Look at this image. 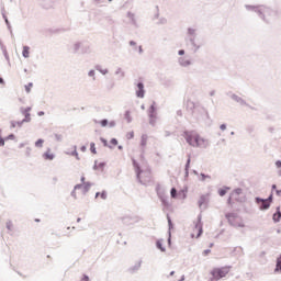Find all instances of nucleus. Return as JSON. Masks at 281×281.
Here are the masks:
<instances>
[{"instance_id":"nucleus-1","label":"nucleus","mask_w":281,"mask_h":281,"mask_svg":"<svg viewBox=\"0 0 281 281\" xmlns=\"http://www.w3.org/2000/svg\"><path fill=\"white\" fill-rule=\"evenodd\" d=\"M184 139H187L190 146H195L196 148H207V139L201 137L196 132H186Z\"/></svg>"},{"instance_id":"nucleus-2","label":"nucleus","mask_w":281,"mask_h":281,"mask_svg":"<svg viewBox=\"0 0 281 281\" xmlns=\"http://www.w3.org/2000/svg\"><path fill=\"white\" fill-rule=\"evenodd\" d=\"M229 271H232V267L229 266L213 268L210 271L211 277L209 278V281H218L222 280V278H227V276H229Z\"/></svg>"},{"instance_id":"nucleus-3","label":"nucleus","mask_w":281,"mask_h":281,"mask_svg":"<svg viewBox=\"0 0 281 281\" xmlns=\"http://www.w3.org/2000/svg\"><path fill=\"white\" fill-rule=\"evenodd\" d=\"M134 168L139 183H142L143 186H148V183L153 181V172L150 170L142 171L139 165H137L136 162H134Z\"/></svg>"},{"instance_id":"nucleus-4","label":"nucleus","mask_w":281,"mask_h":281,"mask_svg":"<svg viewBox=\"0 0 281 281\" xmlns=\"http://www.w3.org/2000/svg\"><path fill=\"white\" fill-rule=\"evenodd\" d=\"M201 234H203V223H201V220H198L191 236L192 238H200Z\"/></svg>"},{"instance_id":"nucleus-5","label":"nucleus","mask_w":281,"mask_h":281,"mask_svg":"<svg viewBox=\"0 0 281 281\" xmlns=\"http://www.w3.org/2000/svg\"><path fill=\"white\" fill-rule=\"evenodd\" d=\"M90 188H91V183H89V182H83L81 184H77L75 187V190L72 191V196H76L77 190H80V192H82V194H86V192H89Z\"/></svg>"},{"instance_id":"nucleus-6","label":"nucleus","mask_w":281,"mask_h":281,"mask_svg":"<svg viewBox=\"0 0 281 281\" xmlns=\"http://www.w3.org/2000/svg\"><path fill=\"white\" fill-rule=\"evenodd\" d=\"M272 200H273V195H270L269 199H267V200L257 199V202L261 203L260 210H269Z\"/></svg>"},{"instance_id":"nucleus-7","label":"nucleus","mask_w":281,"mask_h":281,"mask_svg":"<svg viewBox=\"0 0 281 281\" xmlns=\"http://www.w3.org/2000/svg\"><path fill=\"white\" fill-rule=\"evenodd\" d=\"M54 153L52 151V149H47L44 154H43V159H45L46 161H54Z\"/></svg>"},{"instance_id":"nucleus-8","label":"nucleus","mask_w":281,"mask_h":281,"mask_svg":"<svg viewBox=\"0 0 281 281\" xmlns=\"http://www.w3.org/2000/svg\"><path fill=\"white\" fill-rule=\"evenodd\" d=\"M207 201H210L209 195H201L198 200L199 207H203V205H207Z\"/></svg>"},{"instance_id":"nucleus-9","label":"nucleus","mask_w":281,"mask_h":281,"mask_svg":"<svg viewBox=\"0 0 281 281\" xmlns=\"http://www.w3.org/2000/svg\"><path fill=\"white\" fill-rule=\"evenodd\" d=\"M226 218H227L228 223H231V225H232L234 222L238 221V218H240V217L235 213H228V214H226Z\"/></svg>"},{"instance_id":"nucleus-10","label":"nucleus","mask_w":281,"mask_h":281,"mask_svg":"<svg viewBox=\"0 0 281 281\" xmlns=\"http://www.w3.org/2000/svg\"><path fill=\"white\" fill-rule=\"evenodd\" d=\"M137 89H138V91H136L137 98H144V83H138Z\"/></svg>"},{"instance_id":"nucleus-11","label":"nucleus","mask_w":281,"mask_h":281,"mask_svg":"<svg viewBox=\"0 0 281 281\" xmlns=\"http://www.w3.org/2000/svg\"><path fill=\"white\" fill-rule=\"evenodd\" d=\"M233 227H245V222H243V218L238 217L233 224Z\"/></svg>"},{"instance_id":"nucleus-12","label":"nucleus","mask_w":281,"mask_h":281,"mask_svg":"<svg viewBox=\"0 0 281 281\" xmlns=\"http://www.w3.org/2000/svg\"><path fill=\"white\" fill-rule=\"evenodd\" d=\"M273 222L274 223H278L280 222V218H281V212H280V207H277V212L273 214Z\"/></svg>"},{"instance_id":"nucleus-13","label":"nucleus","mask_w":281,"mask_h":281,"mask_svg":"<svg viewBox=\"0 0 281 281\" xmlns=\"http://www.w3.org/2000/svg\"><path fill=\"white\" fill-rule=\"evenodd\" d=\"M100 125L103 126V127L104 126H112L113 127V126H115V123H114V121L109 123V121L106 119H104V120L100 121Z\"/></svg>"},{"instance_id":"nucleus-14","label":"nucleus","mask_w":281,"mask_h":281,"mask_svg":"<svg viewBox=\"0 0 281 281\" xmlns=\"http://www.w3.org/2000/svg\"><path fill=\"white\" fill-rule=\"evenodd\" d=\"M30 111H32V108H26L22 111L23 115L25 116V122H30Z\"/></svg>"},{"instance_id":"nucleus-15","label":"nucleus","mask_w":281,"mask_h":281,"mask_svg":"<svg viewBox=\"0 0 281 281\" xmlns=\"http://www.w3.org/2000/svg\"><path fill=\"white\" fill-rule=\"evenodd\" d=\"M227 192H229V188L228 187H224V188L218 190L220 196H225L227 194Z\"/></svg>"},{"instance_id":"nucleus-16","label":"nucleus","mask_w":281,"mask_h":281,"mask_svg":"<svg viewBox=\"0 0 281 281\" xmlns=\"http://www.w3.org/2000/svg\"><path fill=\"white\" fill-rule=\"evenodd\" d=\"M105 167H106L105 162L97 161V170H100L102 172Z\"/></svg>"},{"instance_id":"nucleus-17","label":"nucleus","mask_w":281,"mask_h":281,"mask_svg":"<svg viewBox=\"0 0 281 281\" xmlns=\"http://www.w3.org/2000/svg\"><path fill=\"white\" fill-rule=\"evenodd\" d=\"M24 58H30V47L24 46L22 52Z\"/></svg>"},{"instance_id":"nucleus-18","label":"nucleus","mask_w":281,"mask_h":281,"mask_svg":"<svg viewBox=\"0 0 281 281\" xmlns=\"http://www.w3.org/2000/svg\"><path fill=\"white\" fill-rule=\"evenodd\" d=\"M43 144H45V139L40 138L35 142V147L36 148H43Z\"/></svg>"},{"instance_id":"nucleus-19","label":"nucleus","mask_w":281,"mask_h":281,"mask_svg":"<svg viewBox=\"0 0 281 281\" xmlns=\"http://www.w3.org/2000/svg\"><path fill=\"white\" fill-rule=\"evenodd\" d=\"M156 247H157L158 249H160V251H166V248L164 247V241H162V240H158V241L156 243Z\"/></svg>"},{"instance_id":"nucleus-20","label":"nucleus","mask_w":281,"mask_h":281,"mask_svg":"<svg viewBox=\"0 0 281 281\" xmlns=\"http://www.w3.org/2000/svg\"><path fill=\"white\" fill-rule=\"evenodd\" d=\"M148 144V136L143 135L140 139V146H146Z\"/></svg>"},{"instance_id":"nucleus-21","label":"nucleus","mask_w":281,"mask_h":281,"mask_svg":"<svg viewBox=\"0 0 281 281\" xmlns=\"http://www.w3.org/2000/svg\"><path fill=\"white\" fill-rule=\"evenodd\" d=\"M98 196H100L101 199L105 200V199H106V191H102L101 193L98 192V193L95 194V199H98Z\"/></svg>"},{"instance_id":"nucleus-22","label":"nucleus","mask_w":281,"mask_h":281,"mask_svg":"<svg viewBox=\"0 0 281 281\" xmlns=\"http://www.w3.org/2000/svg\"><path fill=\"white\" fill-rule=\"evenodd\" d=\"M32 87H34V83H32V82H30L29 85L25 86L26 93H30L32 91Z\"/></svg>"},{"instance_id":"nucleus-23","label":"nucleus","mask_w":281,"mask_h":281,"mask_svg":"<svg viewBox=\"0 0 281 281\" xmlns=\"http://www.w3.org/2000/svg\"><path fill=\"white\" fill-rule=\"evenodd\" d=\"M276 271H281V256L277 259V268Z\"/></svg>"},{"instance_id":"nucleus-24","label":"nucleus","mask_w":281,"mask_h":281,"mask_svg":"<svg viewBox=\"0 0 281 281\" xmlns=\"http://www.w3.org/2000/svg\"><path fill=\"white\" fill-rule=\"evenodd\" d=\"M90 150L93 155H95L98 151L95 150V143L90 144Z\"/></svg>"},{"instance_id":"nucleus-25","label":"nucleus","mask_w":281,"mask_h":281,"mask_svg":"<svg viewBox=\"0 0 281 281\" xmlns=\"http://www.w3.org/2000/svg\"><path fill=\"white\" fill-rule=\"evenodd\" d=\"M7 229L12 232V229H14V224H12V222H7Z\"/></svg>"},{"instance_id":"nucleus-26","label":"nucleus","mask_w":281,"mask_h":281,"mask_svg":"<svg viewBox=\"0 0 281 281\" xmlns=\"http://www.w3.org/2000/svg\"><path fill=\"white\" fill-rule=\"evenodd\" d=\"M171 199H177V189H171Z\"/></svg>"},{"instance_id":"nucleus-27","label":"nucleus","mask_w":281,"mask_h":281,"mask_svg":"<svg viewBox=\"0 0 281 281\" xmlns=\"http://www.w3.org/2000/svg\"><path fill=\"white\" fill-rule=\"evenodd\" d=\"M126 137L128 139H133L135 137V133L134 132H130V133L126 134Z\"/></svg>"},{"instance_id":"nucleus-28","label":"nucleus","mask_w":281,"mask_h":281,"mask_svg":"<svg viewBox=\"0 0 281 281\" xmlns=\"http://www.w3.org/2000/svg\"><path fill=\"white\" fill-rule=\"evenodd\" d=\"M200 177H201V181H205V179H211L210 176H205L204 173H201Z\"/></svg>"},{"instance_id":"nucleus-29","label":"nucleus","mask_w":281,"mask_h":281,"mask_svg":"<svg viewBox=\"0 0 281 281\" xmlns=\"http://www.w3.org/2000/svg\"><path fill=\"white\" fill-rule=\"evenodd\" d=\"M110 144H111L112 146H117V140H116L115 138H112V139L110 140Z\"/></svg>"},{"instance_id":"nucleus-30","label":"nucleus","mask_w":281,"mask_h":281,"mask_svg":"<svg viewBox=\"0 0 281 281\" xmlns=\"http://www.w3.org/2000/svg\"><path fill=\"white\" fill-rule=\"evenodd\" d=\"M0 146H5V140L0 136Z\"/></svg>"},{"instance_id":"nucleus-31","label":"nucleus","mask_w":281,"mask_h":281,"mask_svg":"<svg viewBox=\"0 0 281 281\" xmlns=\"http://www.w3.org/2000/svg\"><path fill=\"white\" fill-rule=\"evenodd\" d=\"M80 150L81 153H87V146H81Z\"/></svg>"},{"instance_id":"nucleus-32","label":"nucleus","mask_w":281,"mask_h":281,"mask_svg":"<svg viewBox=\"0 0 281 281\" xmlns=\"http://www.w3.org/2000/svg\"><path fill=\"white\" fill-rule=\"evenodd\" d=\"M101 142H102V144H103L104 146H108V142H106V139L101 138Z\"/></svg>"},{"instance_id":"nucleus-33","label":"nucleus","mask_w":281,"mask_h":281,"mask_svg":"<svg viewBox=\"0 0 281 281\" xmlns=\"http://www.w3.org/2000/svg\"><path fill=\"white\" fill-rule=\"evenodd\" d=\"M276 166H277V168H281V160H278V161L276 162Z\"/></svg>"},{"instance_id":"nucleus-34","label":"nucleus","mask_w":281,"mask_h":281,"mask_svg":"<svg viewBox=\"0 0 281 281\" xmlns=\"http://www.w3.org/2000/svg\"><path fill=\"white\" fill-rule=\"evenodd\" d=\"M220 128H221V131H225V128H227V126L225 124H222Z\"/></svg>"},{"instance_id":"nucleus-35","label":"nucleus","mask_w":281,"mask_h":281,"mask_svg":"<svg viewBox=\"0 0 281 281\" xmlns=\"http://www.w3.org/2000/svg\"><path fill=\"white\" fill-rule=\"evenodd\" d=\"M183 54H186V50L183 49L179 50V56H183Z\"/></svg>"},{"instance_id":"nucleus-36","label":"nucleus","mask_w":281,"mask_h":281,"mask_svg":"<svg viewBox=\"0 0 281 281\" xmlns=\"http://www.w3.org/2000/svg\"><path fill=\"white\" fill-rule=\"evenodd\" d=\"M182 65H183L184 67H187L188 65H190V60H187V61L182 63Z\"/></svg>"},{"instance_id":"nucleus-37","label":"nucleus","mask_w":281,"mask_h":281,"mask_svg":"<svg viewBox=\"0 0 281 281\" xmlns=\"http://www.w3.org/2000/svg\"><path fill=\"white\" fill-rule=\"evenodd\" d=\"M7 139H14V134L9 135Z\"/></svg>"},{"instance_id":"nucleus-38","label":"nucleus","mask_w":281,"mask_h":281,"mask_svg":"<svg viewBox=\"0 0 281 281\" xmlns=\"http://www.w3.org/2000/svg\"><path fill=\"white\" fill-rule=\"evenodd\" d=\"M81 281H89V277L83 276V278L81 279Z\"/></svg>"},{"instance_id":"nucleus-39","label":"nucleus","mask_w":281,"mask_h":281,"mask_svg":"<svg viewBox=\"0 0 281 281\" xmlns=\"http://www.w3.org/2000/svg\"><path fill=\"white\" fill-rule=\"evenodd\" d=\"M190 167V158H188V161H187V168Z\"/></svg>"},{"instance_id":"nucleus-40","label":"nucleus","mask_w":281,"mask_h":281,"mask_svg":"<svg viewBox=\"0 0 281 281\" xmlns=\"http://www.w3.org/2000/svg\"><path fill=\"white\" fill-rule=\"evenodd\" d=\"M278 196H281V190H277Z\"/></svg>"},{"instance_id":"nucleus-41","label":"nucleus","mask_w":281,"mask_h":281,"mask_svg":"<svg viewBox=\"0 0 281 281\" xmlns=\"http://www.w3.org/2000/svg\"><path fill=\"white\" fill-rule=\"evenodd\" d=\"M95 72L93 71V70H91L90 72H89V76H93Z\"/></svg>"},{"instance_id":"nucleus-42","label":"nucleus","mask_w":281,"mask_h":281,"mask_svg":"<svg viewBox=\"0 0 281 281\" xmlns=\"http://www.w3.org/2000/svg\"><path fill=\"white\" fill-rule=\"evenodd\" d=\"M168 223L169 225H172V221L170 220V217H168Z\"/></svg>"},{"instance_id":"nucleus-43","label":"nucleus","mask_w":281,"mask_h":281,"mask_svg":"<svg viewBox=\"0 0 281 281\" xmlns=\"http://www.w3.org/2000/svg\"><path fill=\"white\" fill-rule=\"evenodd\" d=\"M210 254V250H204V256H207Z\"/></svg>"},{"instance_id":"nucleus-44","label":"nucleus","mask_w":281,"mask_h":281,"mask_svg":"<svg viewBox=\"0 0 281 281\" xmlns=\"http://www.w3.org/2000/svg\"><path fill=\"white\" fill-rule=\"evenodd\" d=\"M235 192L236 194H240V189H237Z\"/></svg>"},{"instance_id":"nucleus-45","label":"nucleus","mask_w":281,"mask_h":281,"mask_svg":"<svg viewBox=\"0 0 281 281\" xmlns=\"http://www.w3.org/2000/svg\"><path fill=\"white\" fill-rule=\"evenodd\" d=\"M228 203L232 204V195L228 198Z\"/></svg>"},{"instance_id":"nucleus-46","label":"nucleus","mask_w":281,"mask_h":281,"mask_svg":"<svg viewBox=\"0 0 281 281\" xmlns=\"http://www.w3.org/2000/svg\"><path fill=\"white\" fill-rule=\"evenodd\" d=\"M0 85H3V78H0Z\"/></svg>"},{"instance_id":"nucleus-47","label":"nucleus","mask_w":281,"mask_h":281,"mask_svg":"<svg viewBox=\"0 0 281 281\" xmlns=\"http://www.w3.org/2000/svg\"><path fill=\"white\" fill-rule=\"evenodd\" d=\"M81 181H82V183H85V177H81Z\"/></svg>"},{"instance_id":"nucleus-48","label":"nucleus","mask_w":281,"mask_h":281,"mask_svg":"<svg viewBox=\"0 0 281 281\" xmlns=\"http://www.w3.org/2000/svg\"><path fill=\"white\" fill-rule=\"evenodd\" d=\"M276 188H277V186H276V184H273V186H272V190H276Z\"/></svg>"},{"instance_id":"nucleus-49","label":"nucleus","mask_w":281,"mask_h":281,"mask_svg":"<svg viewBox=\"0 0 281 281\" xmlns=\"http://www.w3.org/2000/svg\"><path fill=\"white\" fill-rule=\"evenodd\" d=\"M170 276H175V271H172V272L170 273Z\"/></svg>"},{"instance_id":"nucleus-50","label":"nucleus","mask_w":281,"mask_h":281,"mask_svg":"<svg viewBox=\"0 0 281 281\" xmlns=\"http://www.w3.org/2000/svg\"><path fill=\"white\" fill-rule=\"evenodd\" d=\"M119 149L122 150V146H119Z\"/></svg>"},{"instance_id":"nucleus-51","label":"nucleus","mask_w":281,"mask_h":281,"mask_svg":"<svg viewBox=\"0 0 281 281\" xmlns=\"http://www.w3.org/2000/svg\"><path fill=\"white\" fill-rule=\"evenodd\" d=\"M77 223H80V218L77 220Z\"/></svg>"},{"instance_id":"nucleus-52","label":"nucleus","mask_w":281,"mask_h":281,"mask_svg":"<svg viewBox=\"0 0 281 281\" xmlns=\"http://www.w3.org/2000/svg\"><path fill=\"white\" fill-rule=\"evenodd\" d=\"M150 117H155V115L150 114Z\"/></svg>"},{"instance_id":"nucleus-53","label":"nucleus","mask_w":281,"mask_h":281,"mask_svg":"<svg viewBox=\"0 0 281 281\" xmlns=\"http://www.w3.org/2000/svg\"><path fill=\"white\" fill-rule=\"evenodd\" d=\"M76 157H77V159H78V154H76Z\"/></svg>"},{"instance_id":"nucleus-54","label":"nucleus","mask_w":281,"mask_h":281,"mask_svg":"<svg viewBox=\"0 0 281 281\" xmlns=\"http://www.w3.org/2000/svg\"><path fill=\"white\" fill-rule=\"evenodd\" d=\"M109 1H113V0H109Z\"/></svg>"}]
</instances>
